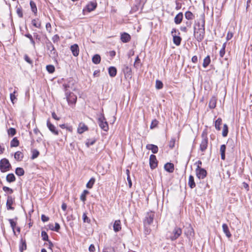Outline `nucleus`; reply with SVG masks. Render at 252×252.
<instances>
[{"label":"nucleus","instance_id":"nucleus-61","mask_svg":"<svg viewBox=\"0 0 252 252\" xmlns=\"http://www.w3.org/2000/svg\"><path fill=\"white\" fill-rule=\"evenodd\" d=\"M15 93V91H14L13 93H11L10 94V99L13 103H14V100L16 99V97L14 94Z\"/></svg>","mask_w":252,"mask_h":252},{"label":"nucleus","instance_id":"nucleus-35","mask_svg":"<svg viewBox=\"0 0 252 252\" xmlns=\"http://www.w3.org/2000/svg\"><path fill=\"white\" fill-rule=\"evenodd\" d=\"M185 18L188 19V20H192L194 18V15L193 14V13L190 11H188L186 12L185 14Z\"/></svg>","mask_w":252,"mask_h":252},{"label":"nucleus","instance_id":"nucleus-7","mask_svg":"<svg viewBox=\"0 0 252 252\" xmlns=\"http://www.w3.org/2000/svg\"><path fill=\"white\" fill-rule=\"evenodd\" d=\"M122 71L124 74L125 78L126 80L130 79L132 78V70L131 67L127 64H124L123 66Z\"/></svg>","mask_w":252,"mask_h":252},{"label":"nucleus","instance_id":"nucleus-55","mask_svg":"<svg viewBox=\"0 0 252 252\" xmlns=\"http://www.w3.org/2000/svg\"><path fill=\"white\" fill-rule=\"evenodd\" d=\"M52 39L54 43H57L60 40V37L58 34H55L52 37Z\"/></svg>","mask_w":252,"mask_h":252},{"label":"nucleus","instance_id":"nucleus-56","mask_svg":"<svg viewBox=\"0 0 252 252\" xmlns=\"http://www.w3.org/2000/svg\"><path fill=\"white\" fill-rule=\"evenodd\" d=\"M226 148V146L224 144H223L220 146V154H225Z\"/></svg>","mask_w":252,"mask_h":252},{"label":"nucleus","instance_id":"nucleus-5","mask_svg":"<svg viewBox=\"0 0 252 252\" xmlns=\"http://www.w3.org/2000/svg\"><path fill=\"white\" fill-rule=\"evenodd\" d=\"M97 121L99 127L104 131H107L109 129V126L103 113L100 114Z\"/></svg>","mask_w":252,"mask_h":252},{"label":"nucleus","instance_id":"nucleus-62","mask_svg":"<svg viewBox=\"0 0 252 252\" xmlns=\"http://www.w3.org/2000/svg\"><path fill=\"white\" fill-rule=\"evenodd\" d=\"M54 229V231H56V232L59 231V230L60 229V225L58 223H57V222L55 223Z\"/></svg>","mask_w":252,"mask_h":252},{"label":"nucleus","instance_id":"nucleus-17","mask_svg":"<svg viewBox=\"0 0 252 252\" xmlns=\"http://www.w3.org/2000/svg\"><path fill=\"white\" fill-rule=\"evenodd\" d=\"M131 39V36L127 32H123L121 34V40L123 43H127Z\"/></svg>","mask_w":252,"mask_h":252},{"label":"nucleus","instance_id":"nucleus-59","mask_svg":"<svg viewBox=\"0 0 252 252\" xmlns=\"http://www.w3.org/2000/svg\"><path fill=\"white\" fill-rule=\"evenodd\" d=\"M17 13L19 17L20 18H22L23 16L22 9L21 8H18L16 10Z\"/></svg>","mask_w":252,"mask_h":252},{"label":"nucleus","instance_id":"nucleus-29","mask_svg":"<svg viewBox=\"0 0 252 252\" xmlns=\"http://www.w3.org/2000/svg\"><path fill=\"white\" fill-rule=\"evenodd\" d=\"M216 102H217V99L215 97L213 96L212 97L209 103V107L211 109H214L216 106Z\"/></svg>","mask_w":252,"mask_h":252},{"label":"nucleus","instance_id":"nucleus-9","mask_svg":"<svg viewBox=\"0 0 252 252\" xmlns=\"http://www.w3.org/2000/svg\"><path fill=\"white\" fill-rule=\"evenodd\" d=\"M97 6V3L94 1H90L83 9V13L85 14V12H90L94 10Z\"/></svg>","mask_w":252,"mask_h":252},{"label":"nucleus","instance_id":"nucleus-39","mask_svg":"<svg viewBox=\"0 0 252 252\" xmlns=\"http://www.w3.org/2000/svg\"><path fill=\"white\" fill-rule=\"evenodd\" d=\"M96 141V140L95 138L88 139L85 144L87 147L89 148L90 146L93 145L95 143Z\"/></svg>","mask_w":252,"mask_h":252},{"label":"nucleus","instance_id":"nucleus-36","mask_svg":"<svg viewBox=\"0 0 252 252\" xmlns=\"http://www.w3.org/2000/svg\"><path fill=\"white\" fill-rule=\"evenodd\" d=\"M19 145V141L17 137H14L10 142L11 147H16L18 146Z\"/></svg>","mask_w":252,"mask_h":252},{"label":"nucleus","instance_id":"nucleus-10","mask_svg":"<svg viewBox=\"0 0 252 252\" xmlns=\"http://www.w3.org/2000/svg\"><path fill=\"white\" fill-rule=\"evenodd\" d=\"M184 234L188 239L190 240L194 236V232L193 227L190 224L187 226L184 230Z\"/></svg>","mask_w":252,"mask_h":252},{"label":"nucleus","instance_id":"nucleus-37","mask_svg":"<svg viewBox=\"0 0 252 252\" xmlns=\"http://www.w3.org/2000/svg\"><path fill=\"white\" fill-rule=\"evenodd\" d=\"M15 173L19 176H23L25 174L24 170L21 167H17L15 169Z\"/></svg>","mask_w":252,"mask_h":252},{"label":"nucleus","instance_id":"nucleus-23","mask_svg":"<svg viewBox=\"0 0 252 252\" xmlns=\"http://www.w3.org/2000/svg\"><path fill=\"white\" fill-rule=\"evenodd\" d=\"M27 249V244L25 239L21 238L20 240V243L19 245V250L21 252H23L24 250Z\"/></svg>","mask_w":252,"mask_h":252},{"label":"nucleus","instance_id":"nucleus-38","mask_svg":"<svg viewBox=\"0 0 252 252\" xmlns=\"http://www.w3.org/2000/svg\"><path fill=\"white\" fill-rule=\"evenodd\" d=\"M211 62V59L209 56H207L203 60V66L204 68L207 67Z\"/></svg>","mask_w":252,"mask_h":252},{"label":"nucleus","instance_id":"nucleus-32","mask_svg":"<svg viewBox=\"0 0 252 252\" xmlns=\"http://www.w3.org/2000/svg\"><path fill=\"white\" fill-rule=\"evenodd\" d=\"M101 57L98 54L94 55L92 58V62L94 63L97 64L100 63Z\"/></svg>","mask_w":252,"mask_h":252},{"label":"nucleus","instance_id":"nucleus-30","mask_svg":"<svg viewBox=\"0 0 252 252\" xmlns=\"http://www.w3.org/2000/svg\"><path fill=\"white\" fill-rule=\"evenodd\" d=\"M188 185L191 189L195 188L196 184L194 182V177L192 175H190L189 178Z\"/></svg>","mask_w":252,"mask_h":252},{"label":"nucleus","instance_id":"nucleus-18","mask_svg":"<svg viewBox=\"0 0 252 252\" xmlns=\"http://www.w3.org/2000/svg\"><path fill=\"white\" fill-rule=\"evenodd\" d=\"M70 50L74 56L77 57L78 56L79 53V49L77 44H74L73 45H71L70 47Z\"/></svg>","mask_w":252,"mask_h":252},{"label":"nucleus","instance_id":"nucleus-64","mask_svg":"<svg viewBox=\"0 0 252 252\" xmlns=\"http://www.w3.org/2000/svg\"><path fill=\"white\" fill-rule=\"evenodd\" d=\"M89 250L90 252H94L95 251L94 246L93 244H91L89 248Z\"/></svg>","mask_w":252,"mask_h":252},{"label":"nucleus","instance_id":"nucleus-34","mask_svg":"<svg viewBox=\"0 0 252 252\" xmlns=\"http://www.w3.org/2000/svg\"><path fill=\"white\" fill-rule=\"evenodd\" d=\"M8 221L10 224V226L11 227L13 233L15 235H16V232L15 231V227L16 226L17 223L16 221H14L13 219H8Z\"/></svg>","mask_w":252,"mask_h":252},{"label":"nucleus","instance_id":"nucleus-42","mask_svg":"<svg viewBox=\"0 0 252 252\" xmlns=\"http://www.w3.org/2000/svg\"><path fill=\"white\" fill-rule=\"evenodd\" d=\"M95 180L94 178H93V177L91 178L86 185L87 188H89V189L92 188L94 184L95 183Z\"/></svg>","mask_w":252,"mask_h":252},{"label":"nucleus","instance_id":"nucleus-6","mask_svg":"<svg viewBox=\"0 0 252 252\" xmlns=\"http://www.w3.org/2000/svg\"><path fill=\"white\" fill-rule=\"evenodd\" d=\"M11 167V165L7 158H4L0 160V170L1 172L9 171Z\"/></svg>","mask_w":252,"mask_h":252},{"label":"nucleus","instance_id":"nucleus-51","mask_svg":"<svg viewBox=\"0 0 252 252\" xmlns=\"http://www.w3.org/2000/svg\"><path fill=\"white\" fill-rule=\"evenodd\" d=\"M158 124V122L156 119L153 120L150 126V128L151 129L155 128L157 126Z\"/></svg>","mask_w":252,"mask_h":252},{"label":"nucleus","instance_id":"nucleus-13","mask_svg":"<svg viewBox=\"0 0 252 252\" xmlns=\"http://www.w3.org/2000/svg\"><path fill=\"white\" fill-rule=\"evenodd\" d=\"M63 86V87L65 94H67L68 93H69V92H70L69 89H72L73 88V80L70 79L69 81H68L67 83H64Z\"/></svg>","mask_w":252,"mask_h":252},{"label":"nucleus","instance_id":"nucleus-57","mask_svg":"<svg viewBox=\"0 0 252 252\" xmlns=\"http://www.w3.org/2000/svg\"><path fill=\"white\" fill-rule=\"evenodd\" d=\"M195 165H196V170H198L201 169V166L202 165V161L200 160H198L195 163Z\"/></svg>","mask_w":252,"mask_h":252},{"label":"nucleus","instance_id":"nucleus-15","mask_svg":"<svg viewBox=\"0 0 252 252\" xmlns=\"http://www.w3.org/2000/svg\"><path fill=\"white\" fill-rule=\"evenodd\" d=\"M196 176L199 179H203L207 176V171L204 168L195 170Z\"/></svg>","mask_w":252,"mask_h":252},{"label":"nucleus","instance_id":"nucleus-54","mask_svg":"<svg viewBox=\"0 0 252 252\" xmlns=\"http://www.w3.org/2000/svg\"><path fill=\"white\" fill-rule=\"evenodd\" d=\"M175 139L174 138H171L169 143V148H170L171 149H172L173 148H174V147L175 146Z\"/></svg>","mask_w":252,"mask_h":252},{"label":"nucleus","instance_id":"nucleus-14","mask_svg":"<svg viewBox=\"0 0 252 252\" xmlns=\"http://www.w3.org/2000/svg\"><path fill=\"white\" fill-rule=\"evenodd\" d=\"M15 201V198L11 195L7 196V199L6 203V207L7 210H14V207H12V205Z\"/></svg>","mask_w":252,"mask_h":252},{"label":"nucleus","instance_id":"nucleus-27","mask_svg":"<svg viewBox=\"0 0 252 252\" xmlns=\"http://www.w3.org/2000/svg\"><path fill=\"white\" fill-rule=\"evenodd\" d=\"M117 69L114 66H110L108 68V73L111 77H115L117 74Z\"/></svg>","mask_w":252,"mask_h":252},{"label":"nucleus","instance_id":"nucleus-8","mask_svg":"<svg viewBox=\"0 0 252 252\" xmlns=\"http://www.w3.org/2000/svg\"><path fill=\"white\" fill-rule=\"evenodd\" d=\"M154 217L155 214L154 212H148L146 214L145 219L144 220V223L145 226L146 225H149L151 224L153 222Z\"/></svg>","mask_w":252,"mask_h":252},{"label":"nucleus","instance_id":"nucleus-25","mask_svg":"<svg viewBox=\"0 0 252 252\" xmlns=\"http://www.w3.org/2000/svg\"><path fill=\"white\" fill-rule=\"evenodd\" d=\"M88 129L87 126L83 123H80L77 129V132L79 134L83 133L84 131L87 130Z\"/></svg>","mask_w":252,"mask_h":252},{"label":"nucleus","instance_id":"nucleus-26","mask_svg":"<svg viewBox=\"0 0 252 252\" xmlns=\"http://www.w3.org/2000/svg\"><path fill=\"white\" fill-rule=\"evenodd\" d=\"M24 158V154L20 151H17L14 154V158L18 161H21Z\"/></svg>","mask_w":252,"mask_h":252},{"label":"nucleus","instance_id":"nucleus-53","mask_svg":"<svg viewBox=\"0 0 252 252\" xmlns=\"http://www.w3.org/2000/svg\"><path fill=\"white\" fill-rule=\"evenodd\" d=\"M2 189L5 192H8L10 194H12L13 192V190L7 187L4 186L2 188Z\"/></svg>","mask_w":252,"mask_h":252},{"label":"nucleus","instance_id":"nucleus-20","mask_svg":"<svg viewBox=\"0 0 252 252\" xmlns=\"http://www.w3.org/2000/svg\"><path fill=\"white\" fill-rule=\"evenodd\" d=\"M164 169L169 173H172L174 170V164L172 163L168 162L164 165Z\"/></svg>","mask_w":252,"mask_h":252},{"label":"nucleus","instance_id":"nucleus-4","mask_svg":"<svg viewBox=\"0 0 252 252\" xmlns=\"http://www.w3.org/2000/svg\"><path fill=\"white\" fill-rule=\"evenodd\" d=\"M202 141L200 144L199 150L202 152H204L208 147V139L207 137V132L204 130L201 134Z\"/></svg>","mask_w":252,"mask_h":252},{"label":"nucleus","instance_id":"nucleus-52","mask_svg":"<svg viewBox=\"0 0 252 252\" xmlns=\"http://www.w3.org/2000/svg\"><path fill=\"white\" fill-rule=\"evenodd\" d=\"M25 36L26 37H27V38H28L30 40V41H31V43L33 45V46H35V42L32 36V35L30 33H26Z\"/></svg>","mask_w":252,"mask_h":252},{"label":"nucleus","instance_id":"nucleus-60","mask_svg":"<svg viewBox=\"0 0 252 252\" xmlns=\"http://www.w3.org/2000/svg\"><path fill=\"white\" fill-rule=\"evenodd\" d=\"M41 219L43 222H45L49 220V218L42 214L41 217Z\"/></svg>","mask_w":252,"mask_h":252},{"label":"nucleus","instance_id":"nucleus-3","mask_svg":"<svg viewBox=\"0 0 252 252\" xmlns=\"http://www.w3.org/2000/svg\"><path fill=\"white\" fill-rule=\"evenodd\" d=\"M45 44L46 49L49 51L48 52L49 56L52 59L56 60L58 57V54L55 49L54 46L49 39L47 40L45 42Z\"/></svg>","mask_w":252,"mask_h":252},{"label":"nucleus","instance_id":"nucleus-58","mask_svg":"<svg viewBox=\"0 0 252 252\" xmlns=\"http://www.w3.org/2000/svg\"><path fill=\"white\" fill-rule=\"evenodd\" d=\"M24 59L29 63L31 64H32V61L31 60V59L29 57V56L27 55H24Z\"/></svg>","mask_w":252,"mask_h":252},{"label":"nucleus","instance_id":"nucleus-45","mask_svg":"<svg viewBox=\"0 0 252 252\" xmlns=\"http://www.w3.org/2000/svg\"><path fill=\"white\" fill-rule=\"evenodd\" d=\"M46 67V70L49 73H53L55 70V67L53 65H47Z\"/></svg>","mask_w":252,"mask_h":252},{"label":"nucleus","instance_id":"nucleus-41","mask_svg":"<svg viewBox=\"0 0 252 252\" xmlns=\"http://www.w3.org/2000/svg\"><path fill=\"white\" fill-rule=\"evenodd\" d=\"M228 133V127L227 125L225 124L223 125V130L222 132V135L223 137H226L227 136Z\"/></svg>","mask_w":252,"mask_h":252},{"label":"nucleus","instance_id":"nucleus-12","mask_svg":"<svg viewBox=\"0 0 252 252\" xmlns=\"http://www.w3.org/2000/svg\"><path fill=\"white\" fill-rule=\"evenodd\" d=\"M149 164L152 169H155L157 167L158 161L155 155H151L150 156Z\"/></svg>","mask_w":252,"mask_h":252},{"label":"nucleus","instance_id":"nucleus-50","mask_svg":"<svg viewBox=\"0 0 252 252\" xmlns=\"http://www.w3.org/2000/svg\"><path fill=\"white\" fill-rule=\"evenodd\" d=\"M16 133V130L14 128L11 127L8 130V134L12 136L15 135Z\"/></svg>","mask_w":252,"mask_h":252},{"label":"nucleus","instance_id":"nucleus-1","mask_svg":"<svg viewBox=\"0 0 252 252\" xmlns=\"http://www.w3.org/2000/svg\"><path fill=\"white\" fill-rule=\"evenodd\" d=\"M205 21L204 18L201 19V22H195L193 27V34L195 38L198 42H201L204 38L205 33Z\"/></svg>","mask_w":252,"mask_h":252},{"label":"nucleus","instance_id":"nucleus-24","mask_svg":"<svg viewBox=\"0 0 252 252\" xmlns=\"http://www.w3.org/2000/svg\"><path fill=\"white\" fill-rule=\"evenodd\" d=\"M222 229L224 233L225 234L227 237L230 238L231 237V234L229 231L228 225L226 223H223L222 224Z\"/></svg>","mask_w":252,"mask_h":252},{"label":"nucleus","instance_id":"nucleus-11","mask_svg":"<svg viewBox=\"0 0 252 252\" xmlns=\"http://www.w3.org/2000/svg\"><path fill=\"white\" fill-rule=\"evenodd\" d=\"M66 100L68 104H75L77 100V96L72 93L69 92L65 94Z\"/></svg>","mask_w":252,"mask_h":252},{"label":"nucleus","instance_id":"nucleus-44","mask_svg":"<svg viewBox=\"0 0 252 252\" xmlns=\"http://www.w3.org/2000/svg\"><path fill=\"white\" fill-rule=\"evenodd\" d=\"M89 192L87 190H84L80 196V199L84 202L86 200V195L89 194Z\"/></svg>","mask_w":252,"mask_h":252},{"label":"nucleus","instance_id":"nucleus-33","mask_svg":"<svg viewBox=\"0 0 252 252\" xmlns=\"http://www.w3.org/2000/svg\"><path fill=\"white\" fill-rule=\"evenodd\" d=\"M32 24L33 26L37 28L40 29L41 28V22L38 18L32 20Z\"/></svg>","mask_w":252,"mask_h":252},{"label":"nucleus","instance_id":"nucleus-19","mask_svg":"<svg viewBox=\"0 0 252 252\" xmlns=\"http://www.w3.org/2000/svg\"><path fill=\"white\" fill-rule=\"evenodd\" d=\"M122 229L121 220H118L115 221L113 224V230L115 232L120 231Z\"/></svg>","mask_w":252,"mask_h":252},{"label":"nucleus","instance_id":"nucleus-43","mask_svg":"<svg viewBox=\"0 0 252 252\" xmlns=\"http://www.w3.org/2000/svg\"><path fill=\"white\" fill-rule=\"evenodd\" d=\"M30 6L32 11L36 14L37 12V9L35 3L33 1H30Z\"/></svg>","mask_w":252,"mask_h":252},{"label":"nucleus","instance_id":"nucleus-16","mask_svg":"<svg viewBox=\"0 0 252 252\" xmlns=\"http://www.w3.org/2000/svg\"><path fill=\"white\" fill-rule=\"evenodd\" d=\"M47 126L49 129L55 135H58L59 131L56 129V127L52 124L51 123L49 119L47 121Z\"/></svg>","mask_w":252,"mask_h":252},{"label":"nucleus","instance_id":"nucleus-47","mask_svg":"<svg viewBox=\"0 0 252 252\" xmlns=\"http://www.w3.org/2000/svg\"><path fill=\"white\" fill-rule=\"evenodd\" d=\"M32 156L31 157V158L32 159H34L37 158L39 155V152L37 150H33L32 151Z\"/></svg>","mask_w":252,"mask_h":252},{"label":"nucleus","instance_id":"nucleus-48","mask_svg":"<svg viewBox=\"0 0 252 252\" xmlns=\"http://www.w3.org/2000/svg\"><path fill=\"white\" fill-rule=\"evenodd\" d=\"M41 237H42V240L43 241H47L49 240L48 235L47 233L45 231H42L41 232Z\"/></svg>","mask_w":252,"mask_h":252},{"label":"nucleus","instance_id":"nucleus-21","mask_svg":"<svg viewBox=\"0 0 252 252\" xmlns=\"http://www.w3.org/2000/svg\"><path fill=\"white\" fill-rule=\"evenodd\" d=\"M183 19V14L182 12H179L174 18V22L176 24L179 25L181 23Z\"/></svg>","mask_w":252,"mask_h":252},{"label":"nucleus","instance_id":"nucleus-63","mask_svg":"<svg viewBox=\"0 0 252 252\" xmlns=\"http://www.w3.org/2000/svg\"><path fill=\"white\" fill-rule=\"evenodd\" d=\"M233 34L232 32H228L227 34V36H226V41H228L230 39L232 38V37H233Z\"/></svg>","mask_w":252,"mask_h":252},{"label":"nucleus","instance_id":"nucleus-22","mask_svg":"<svg viewBox=\"0 0 252 252\" xmlns=\"http://www.w3.org/2000/svg\"><path fill=\"white\" fill-rule=\"evenodd\" d=\"M148 150H151L153 154H157L158 152V148L157 145L154 144H148L146 145Z\"/></svg>","mask_w":252,"mask_h":252},{"label":"nucleus","instance_id":"nucleus-40","mask_svg":"<svg viewBox=\"0 0 252 252\" xmlns=\"http://www.w3.org/2000/svg\"><path fill=\"white\" fill-rule=\"evenodd\" d=\"M222 120L221 118H219L216 121L215 123V126L216 129L218 130H220V125H221Z\"/></svg>","mask_w":252,"mask_h":252},{"label":"nucleus","instance_id":"nucleus-2","mask_svg":"<svg viewBox=\"0 0 252 252\" xmlns=\"http://www.w3.org/2000/svg\"><path fill=\"white\" fill-rule=\"evenodd\" d=\"M182 230L181 228L176 226L172 232H168L166 234L167 239H169L172 241L177 239L182 234Z\"/></svg>","mask_w":252,"mask_h":252},{"label":"nucleus","instance_id":"nucleus-28","mask_svg":"<svg viewBox=\"0 0 252 252\" xmlns=\"http://www.w3.org/2000/svg\"><path fill=\"white\" fill-rule=\"evenodd\" d=\"M173 36V42L176 46H179L181 44L182 38L180 36L174 35Z\"/></svg>","mask_w":252,"mask_h":252},{"label":"nucleus","instance_id":"nucleus-49","mask_svg":"<svg viewBox=\"0 0 252 252\" xmlns=\"http://www.w3.org/2000/svg\"><path fill=\"white\" fill-rule=\"evenodd\" d=\"M83 220L84 222H87L88 223L91 222V220L87 217L86 213H84L83 214Z\"/></svg>","mask_w":252,"mask_h":252},{"label":"nucleus","instance_id":"nucleus-31","mask_svg":"<svg viewBox=\"0 0 252 252\" xmlns=\"http://www.w3.org/2000/svg\"><path fill=\"white\" fill-rule=\"evenodd\" d=\"M6 180L8 183H12L15 181L16 178L14 174L9 173L6 177Z\"/></svg>","mask_w":252,"mask_h":252},{"label":"nucleus","instance_id":"nucleus-46","mask_svg":"<svg viewBox=\"0 0 252 252\" xmlns=\"http://www.w3.org/2000/svg\"><path fill=\"white\" fill-rule=\"evenodd\" d=\"M156 88L157 89L159 90L163 88L162 82L158 80H157L156 82Z\"/></svg>","mask_w":252,"mask_h":252}]
</instances>
